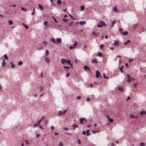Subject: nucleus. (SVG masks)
Listing matches in <instances>:
<instances>
[{
	"instance_id": "nucleus-64",
	"label": "nucleus",
	"mask_w": 146,
	"mask_h": 146,
	"mask_svg": "<svg viewBox=\"0 0 146 146\" xmlns=\"http://www.w3.org/2000/svg\"><path fill=\"white\" fill-rule=\"evenodd\" d=\"M119 31L120 32H121L122 31V29L121 28H119Z\"/></svg>"
},
{
	"instance_id": "nucleus-32",
	"label": "nucleus",
	"mask_w": 146,
	"mask_h": 146,
	"mask_svg": "<svg viewBox=\"0 0 146 146\" xmlns=\"http://www.w3.org/2000/svg\"><path fill=\"white\" fill-rule=\"evenodd\" d=\"M13 22L11 20L9 21V23L10 25H11L13 24Z\"/></svg>"
},
{
	"instance_id": "nucleus-13",
	"label": "nucleus",
	"mask_w": 146,
	"mask_h": 146,
	"mask_svg": "<svg viewBox=\"0 0 146 146\" xmlns=\"http://www.w3.org/2000/svg\"><path fill=\"white\" fill-rule=\"evenodd\" d=\"M56 40L58 43H60L61 42L62 40L60 38H58L56 39Z\"/></svg>"
},
{
	"instance_id": "nucleus-7",
	"label": "nucleus",
	"mask_w": 146,
	"mask_h": 146,
	"mask_svg": "<svg viewBox=\"0 0 146 146\" xmlns=\"http://www.w3.org/2000/svg\"><path fill=\"white\" fill-rule=\"evenodd\" d=\"M80 121L81 123L83 124V123L84 121L85 122L86 121V120L84 118H81L80 119Z\"/></svg>"
},
{
	"instance_id": "nucleus-56",
	"label": "nucleus",
	"mask_w": 146,
	"mask_h": 146,
	"mask_svg": "<svg viewBox=\"0 0 146 146\" xmlns=\"http://www.w3.org/2000/svg\"><path fill=\"white\" fill-rule=\"evenodd\" d=\"M77 98L78 100L80 99H81V97L80 96H78L77 97Z\"/></svg>"
},
{
	"instance_id": "nucleus-6",
	"label": "nucleus",
	"mask_w": 146,
	"mask_h": 146,
	"mask_svg": "<svg viewBox=\"0 0 146 146\" xmlns=\"http://www.w3.org/2000/svg\"><path fill=\"white\" fill-rule=\"evenodd\" d=\"M100 76V72L98 71H97L96 72V76L97 78H99Z\"/></svg>"
},
{
	"instance_id": "nucleus-59",
	"label": "nucleus",
	"mask_w": 146,
	"mask_h": 146,
	"mask_svg": "<svg viewBox=\"0 0 146 146\" xmlns=\"http://www.w3.org/2000/svg\"><path fill=\"white\" fill-rule=\"evenodd\" d=\"M68 21V20L67 19H63V21H64V22L65 23L66 22Z\"/></svg>"
},
{
	"instance_id": "nucleus-55",
	"label": "nucleus",
	"mask_w": 146,
	"mask_h": 146,
	"mask_svg": "<svg viewBox=\"0 0 146 146\" xmlns=\"http://www.w3.org/2000/svg\"><path fill=\"white\" fill-rule=\"evenodd\" d=\"M74 48V47H73V46H70V47H69V49H70V50H71V49H72Z\"/></svg>"
},
{
	"instance_id": "nucleus-35",
	"label": "nucleus",
	"mask_w": 146,
	"mask_h": 146,
	"mask_svg": "<svg viewBox=\"0 0 146 146\" xmlns=\"http://www.w3.org/2000/svg\"><path fill=\"white\" fill-rule=\"evenodd\" d=\"M131 42V41L130 40H128L127 41V42H125L124 43V44L125 45L127 44L128 43H130Z\"/></svg>"
},
{
	"instance_id": "nucleus-15",
	"label": "nucleus",
	"mask_w": 146,
	"mask_h": 146,
	"mask_svg": "<svg viewBox=\"0 0 146 146\" xmlns=\"http://www.w3.org/2000/svg\"><path fill=\"white\" fill-rule=\"evenodd\" d=\"M86 23V22L85 21H81L80 22L79 24H80V25H82L85 24Z\"/></svg>"
},
{
	"instance_id": "nucleus-2",
	"label": "nucleus",
	"mask_w": 146,
	"mask_h": 146,
	"mask_svg": "<svg viewBox=\"0 0 146 146\" xmlns=\"http://www.w3.org/2000/svg\"><path fill=\"white\" fill-rule=\"evenodd\" d=\"M44 25L45 26L43 28L44 29H46L48 27V24L47 21H45L44 23Z\"/></svg>"
},
{
	"instance_id": "nucleus-10",
	"label": "nucleus",
	"mask_w": 146,
	"mask_h": 146,
	"mask_svg": "<svg viewBox=\"0 0 146 146\" xmlns=\"http://www.w3.org/2000/svg\"><path fill=\"white\" fill-rule=\"evenodd\" d=\"M113 11L115 12H117L118 10L117 8L116 5H115V6L113 7Z\"/></svg>"
},
{
	"instance_id": "nucleus-28",
	"label": "nucleus",
	"mask_w": 146,
	"mask_h": 146,
	"mask_svg": "<svg viewBox=\"0 0 146 146\" xmlns=\"http://www.w3.org/2000/svg\"><path fill=\"white\" fill-rule=\"evenodd\" d=\"M4 57L6 60H8V57L7 55L6 54H5L4 55Z\"/></svg>"
},
{
	"instance_id": "nucleus-12",
	"label": "nucleus",
	"mask_w": 146,
	"mask_h": 146,
	"mask_svg": "<svg viewBox=\"0 0 146 146\" xmlns=\"http://www.w3.org/2000/svg\"><path fill=\"white\" fill-rule=\"evenodd\" d=\"M83 68L84 69V70L86 71H87V70H90V69L89 68V67L86 66H84L83 67Z\"/></svg>"
},
{
	"instance_id": "nucleus-26",
	"label": "nucleus",
	"mask_w": 146,
	"mask_h": 146,
	"mask_svg": "<svg viewBox=\"0 0 146 146\" xmlns=\"http://www.w3.org/2000/svg\"><path fill=\"white\" fill-rule=\"evenodd\" d=\"M90 130L89 129L87 130L86 132V135L87 136H89L90 135V133H89Z\"/></svg>"
},
{
	"instance_id": "nucleus-11",
	"label": "nucleus",
	"mask_w": 146,
	"mask_h": 146,
	"mask_svg": "<svg viewBox=\"0 0 146 146\" xmlns=\"http://www.w3.org/2000/svg\"><path fill=\"white\" fill-rule=\"evenodd\" d=\"M45 62L47 63V64H48L49 63V59L48 57H45Z\"/></svg>"
},
{
	"instance_id": "nucleus-39",
	"label": "nucleus",
	"mask_w": 146,
	"mask_h": 146,
	"mask_svg": "<svg viewBox=\"0 0 146 146\" xmlns=\"http://www.w3.org/2000/svg\"><path fill=\"white\" fill-rule=\"evenodd\" d=\"M70 74L69 72H67L66 74V77L67 78L69 76H70Z\"/></svg>"
},
{
	"instance_id": "nucleus-54",
	"label": "nucleus",
	"mask_w": 146,
	"mask_h": 146,
	"mask_svg": "<svg viewBox=\"0 0 146 146\" xmlns=\"http://www.w3.org/2000/svg\"><path fill=\"white\" fill-rule=\"evenodd\" d=\"M127 77L128 79L130 78V76L129 74H127Z\"/></svg>"
},
{
	"instance_id": "nucleus-58",
	"label": "nucleus",
	"mask_w": 146,
	"mask_h": 146,
	"mask_svg": "<svg viewBox=\"0 0 146 146\" xmlns=\"http://www.w3.org/2000/svg\"><path fill=\"white\" fill-rule=\"evenodd\" d=\"M2 87L1 84H0V90L2 91Z\"/></svg>"
},
{
	"instance_id": "nucleus-60",
	"label": "nucleus",
	"mask_w": 146,
	"mask_h": 146,
	"mask_svg": "<svg viewBox=\"0 0 146 146\" xmlns=\"http://www.w3.org/2000/svg\"><path fill=\"white\" fill-rule=\"evenodd\" d=\"M74 126L75 127L78 128V125H77L76 124Z\"/></svg>"
},
{
	"instance_id": "nucleus-8",
	"label": "nucleus",
	"mask_w": 146,
	"mask_h": 146,
	"mask_svg": "<svg viewBox=\"0 0 146 146\" xmlns=\"http://www.w3.org/2000/svg\"><path fill=\"white\" fill-rule=\"evenodd\" d=\"M108 120L111 123L113 122V119L110 118L109 116H107V117Z\"/></svg>"
},
{
	"instance_id": "nucleus-24",
	"label": "nucleus",
	"mask_w": 146,
	"mask_h": 146,
	"mask_svg": "<svg viewBox=\"0 0 146 146\" xmlns=\"http://www.w3.org/2000/svg\"><path fill=\"white\" fill-rule=\"evenodd\" d=\"M130 117L132 118H137L138 117V116H135L132 115H131Z\"/></svg>"
},
{
	"instance_id": "nucleus-52",
	"label": "nucleus",
	"mask_w": 146,
	"mask_h": 146,
	"mask_svg": "<svg viewBox=\"0 0 146 146\" xmlns=\"http://www.w3.org/2000/svg\"><path fill=\"white\" fill-rule=\"evenodd\" d=\"M49 52L48 50H46L45 52V53L46 55L48 54Z\"/></svg>"
},
{
	"instance_id": "nucleus-50",
	"label": "nucleus",
	"mask_w": 146,
	"mask_h": 146,
	"mask_svg": "<svg viewBox=\"0 0 146 146\" xmlns=\"http://www.w3.org/2000/svg\"><path fill=\"white\" fill-rule=\"evenodd\" d=\"M40 91H42L43 90V87L42 86H40Z\"/></svg>"
},
{
	"instance_id": "nucleus-21",
	"label": "nucleus",
	"mask_w": 146,
	"mask_h": 146,
	"mask_svg": "<svg viewBox=\"0 0 146 146\" xmlns=\"http://www.w3.org/2000/svg\"><path fill=\"white\" fill-rule=\"evenodd\" d=\"M80 9L81 11H83L85 9V7L84 5H82L80 7Z\"/></svg>"
},
{
	"instance_id": "nucleus-62",
	"label": "nucleus",
	"mask_w": 146,
	"mask_h": 146,
	"mask_svg": "<svg viewBox=\"0 0 146 146\" xmlns=\"http://www.w3.org/2000/svg\"><path fill=\"white\" fill-rule=\"evenodd\" d=\"M82 133L84 135H85L86 134V132L85 131H83Z\"/></svg>"
},
{
	"instance_id": "nucleus-33",
	"label": "nucleus",
	"mask_w": 146,
	"mask_h": 146,
	"mask_svg": "<svg viewBox=\"0 0 146 146\" xmlns=\"http://www.w3.org/2000/svg\"><path fill=\"white\" fill-rule=\"evenodd\" d=\"M23 64V62L22 61H19L18 63V65L20 66Z\"/></svg>"
},
{
	"instance_id": "nucleus-27",
	"label": "nucleus",
	"mask_w": 146,
	"mask_h": 146,
	"mask_svg": "<svg viewBox=\"0 0 146 146\" xmlns=\"http://www.w3.org/2000/svg\"><path fill=\"white\" fill-rule=\"evenodd\" d=\"M21 8L22 11H27V9L22 7H21Z\"/></svg>"
},
{
	"instance_id": "nucleus-18",
	"label": "nucleus",
	"mask_w": 146,
	"mask_h": 146,
	"mask_svg": "<svg viewBox=\"0 0 146 146\" xmlns=\"http://www.w3.org/2000/svg\"><path fill=\"white\" fill-rule=\"evenodd\" d=\"M38 6L39 8L41 10H43L44 9V8L42 5L38 4Z\"/></svg>"
},
{
	"instance_id": "nucleus-19",
	"label": "nucleus",
	"mask_w": 146,
	"mask_h": 146,
	"mask_svg": "<svg viewBox=\"0 0 146 146\" xmlns=\"http://www.w3.org/2000/svg\"><path fill=\"white\" fill-rule=\"evenodd\" d=\"M100 23L102 25H103L104 26H106V25L103 21H100Z\"/></svg>"
},
{
	"instance_id": "nucleus-63",
	"label": "nucleus",
	"mask_w": 146,
	"mask_h": 146,
	"mask_svg": "<svg viewBox=\"0 0 146 146\" xmlns=\"http://www.w3.org/2000/svg\"><path fill=\"white\" fill-rule=\"evenodd\" d=\"M92 133H93L94 134V133H96L98 132L97 131H92Z\"/></svg>"
},
{
	"instance_id": "nucleus-25",
	"label": "nucleus",
	"mask_w": 146,
	"mask_h": 146,
	"mask_svg": "<svg viewBox=\"0 0 146 146\" xmlns=\"http://www.w3.org/2000/svg\"><path fill=\"white\" fill-rule=\"evenodd\" d=\"M10 64H11V67L13 68H15V65L14 64H13V63L12 62H10Z\"/></svg>"
},
{
	"instance_id": "nucleus-9",
	"label": "nucleus",
	"mask_w": 146,
	"mask_h": 146,
	"mask_svg": "<svg viewBox=\"0 0 146 146\" xmlns=\"http://www.w3.org/2000/svg\"><path fill=\"white\" fill-rule=\"evenodd\" d=\"M6 63L5 62V60L4 59H3V62L2 63V65L3 67H4L6 64Z\"/></svg>"
},
{
	"instance_id": "nucleus-44",
	"label": "nucleus",
	"mask_w": 146,
	"mask_h": 146,
	"mask_svg": "<svg viewBox=\"0 0 146 146\" xmlns=\"http://www.w3.org/2000/svg\"><path fill=\"white\" fill-rule=\"evenodd\" d=\"M78 144H81V140L80 139H78Z\"/></svg>"
},
{
	"instance_id": "nucleus-23",
	"label": "nucleus",
	"mask_w": 146,
	"mask_h": 146,
	"mask_svg": "<svg viewBox=\"0 0 146 146\" xmlns=\"http://www.w3.org/2000/svg\"><path fill=\"white\" fill-rule=\"evenodd\" d=\"M119 43V41L118 40H116L115 41L114 43V46L117 45Z\"/></svg>"
},
{
	"instance_id": "nucleus-51",
	"label": "nucleus",
	"mask_w": 146,
	"mask_h": 146,
	"mask_svg": "<svg viewBox=\"0 0 146 146\" xmlns=\"http://www.w3.org/2000/svg\"><path fill=\"white\" fill-rule=\"evenodd\" d=\"M97 26L99 27H102V25L100 24H98L97 25Z\"/></svg>"
},
{
	"instance_id": "nucleus-29",
	"label": "nucleus",
	"mask_w": 146,
	"mask_h": 146,
	"mask_svg": "<svg viewBox=\"0 0 146 146\" xmlns=\"http://www.w3.org/2000/svg\"><path fill=\"white\" fill-rule=\"evenodd\" d=\"M123 67H124L123 66H122L119 68V70L121 73H123Z\"/></svg>"
},
{
	"instance_id": "nucleus-61",
	"label": "nucleus",
	"mask_w": 146,
	"mask_h": 146,
	"mask_svg": "<svg viewBox=\"0 0 146 146\" xmlns=\"http://www.w3.org/2000/svg\"><path fill=\"white\" fill-rule=\"evenodd\" d=\"M104 46V45H103V44H101V45H100V47L101 48H103Z\"/></svg>"
},
{
	"instance_id": "nucleus-31",
	"label": "nucleus",
	"mask_w": 146,
	"mask_h": 146,
	"mask_svg": "<svg viewBox=\"0 0 146 146\" xmlns=\"http://www.w3.org/2000/svg\"><path fill=\"white\" fill-rule=\"evenodd\" d=\"M51 41L54 44H55L56 42V41L55 39L54 38H52L51 39Z\"/></svg>"
},
{
	"instance_id": "nucleus-43",
	"label": "nucleus",
	"mask_w": 146,
	"mask_h": 146,
	"mask_svg": "<svg viewBox=\"0 0 146 146\" xmlns=\"http://www.w3.org/2000/svg\"><path fill=\"white\" fill-rule=\"evenodd\" d=\"M53 19L54 20V21L56 23H58V21L56 19L53 17H52Z\"/></svg>"
},
{
	"instance_id": "nucleus-16",
	"label": "nucleus",
	"mask_w": 146,
	"mask_h": 146,
	"mask_svg": "<svg viewBox=\"0 0 146 146\" xmlns=\"http://www.w3.org/2000/svg\"><path fill=\"white\" fill-rule=\"evenodd\" d=\"M97 62V60L96 58L92 60L91 61V62L92 63H96Z\"/></svg>"
},
{
	"instance_id": "nucleus-46",
	"label": "nucleus",
	"mask_w": 146,
	"mask_h": 146,
	"mask_svg": "<svg viewBox=\"0 0 146 146\" xmlns=\"http://www.w3.org/2000/svg\"><path fill=\"white\" fill-rule=\"evenodd\" d=\"M98 55L99 56L101 57L102 56V54L101 53H99Z\"/></svg>"
},
{
	"instance_id": "nucleus-49",
	"label": "nucleus",
	"mask_w": 146,
	"mask_h": 146,
	"mask_svg": "<svg viewBox=\"0 0 146 146\" xmlns=\"http://www.w3.org/2000/svg\"><path fill=\"white\" fill-rule=\"evenodd\" d=\"M131 79H130V78H129L128 79V80H127V82H128V83H130L131 82Z\"/></svg>"
},
{
	"instance_id": "nucleus-22",
	"label": "nucleus",
	"mask_w": 146,
	"mask_h": 146,
	"mask_svg": "<svg viewBox=\"0 0 146 146\" xmlns=\"http://www.w3.org/2000/svg\"><path fill=\"white\" fill-rule=\"evenodd\" d=\"M43 118H44L43 117H42L41 119L38 121L37 123H38L39 125H40V123L42 121L43 119Z\"/></svg>"
},
{
	"instance_id": "nucleus-30",
	"label": "nucleus",
	"mask_w": 146,
	"mask_h": 146,
	"mask_svg": "<svg viewBox=\"0 0 146 146\" xmlns=\"http://www.w3.org/2000/svg\"><path fill=\"white\" fill-rule=\"evenodd\" d=\"M57 3L58 5H59L60 4L62 3L61 1L60 0H58L57 1Z\"/></svg>"
},
{
	"instance_id": "nucleus-42",
	"label": "nucleus",
	"mask_w": 146,
	"mask_h": 146,
	"mask_svg": "<svg viewBox=\"0 0 146 146\" xmlns=\"http://www.w3.org/2000/svg\"><path fill=\"white\" fill-rule=\"evenodd\" d=\"M140 114H146V113L144 111H141L140 113Z\"/></svg>"
},
{
	"instance_id": "nucleus-38",
	"label": "nucleus",
	"mask_w": 146,
	"mask_h": 146,
	"mask_svg": "<svg viewBox=\"0 0 146 146\" xmlns=\"http://www.w3.org/2000/svg\"><path fill=\"white\" fill-rule=\"evenodd\" d=\"M38 125H39L38 124V123H35V124L34 125H33V127H36Z\"/></svg>"
},
{
	"instance_id": "nucleus-37",
	"label": "nucleus",
	"mask_w": 146,
	"mask_h": 146,
	"mask_svg": "<svg viewBox=\"0 0 146 146\" xmlns=\"http://www.w3.org/2000/svg\"><path fill=\"white\" fill-rule=\"evenodd\" d=\"M23 25L25 27L26 29H28V27L27 25H25V24L23 23Z\"/></svg>"
},
{
	"instance_id": "nucleus-1",
	"label": "nucleus",
	"mask_w": 146,
	"mask_h": 146,
	"mask_svg": "<svg viewBox=\"0 0 146 146\" xmlns=\"http://www.w3.org/2000/svg\"><path fill=\"white\" fill-rule=\"evenodd\" d=\"M67 111V110H65L63 111H59L58 113V116H62L64 115Z\"/></svg>"
},
{
	"instance_id": "nucleus-14",
	"label": "nucleus",
	"mask_w": 146,
	"mask_h": 146,
	"mask_svg": "<svg viewBox=\"0 0 146 146\" xmlns=\"http://www.w3.org/2000/svg\"><path fill=\"white\" fill-rule=\"evenodd\" d=\"M66 61H67V60H66L64 59V58H62V59H61V62H62V64H64V63H65V62L66 63Z\"/></svg>"
},
{
	"instance_id": "nucleus-48",
	"label": "nucleus",
	"mask_w": 146,
	"mask_h": 146,
	"mask_svg": "<svg viewBox=\"0 0 146 146\" xmlns=\"http://www.w3.org/2000/svg\"><path fill=\"white\" fill-rule=\"evenodd\" d=\"M63 129L64 130H68V128L67 127H64L63 128Z\"/></svg>"
},
{
	"instance_id": "nucleus-17",
	"label": "nucleus",
	"mask_w": 146,
	"mask_h": 146,
	"mask_svg": "<svg viewBox=\"0 0 146 146\" xmlns=\"http://www.w3.org/2000/svg\"><path fill=\"white\" fill-rule=\"evenodd\" d=\"M120 91L123 92V88L122 87H118L117 88Z\"/></svg>"
},
{
	"instance_id": "nucleus-36",
	"label": "nucleus",
	"mask_w": 146,
	"mask_h": 146,
	"mask_svg": "<svg viewBox=\"0 0 146 146\" xmlns=\"http://www.w3.org/2000/svg\"><path fill=\"white\" fill-rule=\"evenodd\" d=\"M63 67L64 69H70V67H67V66H63Z\"/></svg>"
},
{
	"instance_id": "nucleus-5",
	"label": "nucleus",
	"mask_w": 146,
	"mask_h": 146,
	"mask_svg": "<svg viewBox=\"0 0 146 146\" xmlns=\"http://www.w3.org/2000/svg\"><path fill=\"white\" fill-rule=\"evenodd\" d=\"M92 33V34L96 36H97L99 35L100 33L99 32L96 33L95 32L93 31Z\"/></svg>"
},
{
	"instance_id": "nucleus-20",
	"label": "nucleus",
	"mask_w": 146,
	"mask_h": 146,
	"mask_svg": "<svg viewBox=\"0 0 146 146\" xmlns=\"http://www.w3.org/2000/svg\"><path fill=\"white\" fill-rule=\"evenodd\" d=\"M121 34L124 35H127L128 34V32L127 31H124L122 32Z\"/></svg>"
},
{
	"instance_id": "nucleus-41",
	"label": "nucleus",
	"mask_w": 146,
	"mask_h": 146,
	"mask_svg": "<svg viewBox=\"0 0 146 146\" xmlns=\"http://www.w3.org/2000/svg\"><path fill=\"white\" fill-rule=\"evenodd\" d=\"M77 45V41H75V43L73 44V46L74 47L76 46V45Z\"/></svg>"
},
{
	"instance_id": "nucleus-4",
	"label": "nucleus",
	"mask_w": 146,
	"mask_h": 146,
	"mask_svg": "<svg viewBox=\"0 0 146 146\" xmlns=\"http://www.w3.org/2000/svg\"><path fill=\"white\" fill-rule=\"evenodd\" d=\"M137 85L136 84L134 83L133 84V92H135V90L137 88Z\"/></svg>"
},
{
	"instance_id": "nucleus-45",
	"label": "nucleus",
	"mask_w": 146,
	"mask_h": 146,
	"mask_svg": "<svg viewBox=\"0 0 146 146\" xmlns=\"http://www.w3.org/2000/svg\"><path fill=\"white\" fill-rule=\"evenodd\" d=\"M24 141L25 142V143L27 145H29V143L28 142V141L24 140Z\"/></svg>"
},
{
	"instance_id": "nucleus-3",
	"label": "nucleus",
	"mask_w": 146,
	"mask_h": 146,
	"mask_svg": "<svg viewBox=\"0 0 146 146\" xmlns=\"http://www.w3.org/2000/svg\"><path fill=\"white\" fill-rule=\"evenodd\" d=\"M66 63H68L69 65H70L71 67L72 68H73L72 64L71 63V61L70 60H67Z\"/></svg>"
},
{
	"instance_id": "nucleus-57",
	"label": "nucleus",
	"mask_w": 146,
	"mask_h": 146,
	"mask_svg": "<svg viewBox=\"0 0 146 146\" xmlns=\"http://www.w3.org/2000/svg\"><path fill=\"white\" fill-rule=\"evenodd\" d=\"M73 23L72 22H70L69 23V25L70 26V25H73Z\"/></svg>"
},
{
	"instance_id": "nucleus-40",
	"label": "nucleus",
	"mask_w": 146,
	"mask_h": 146,
	"mask_svg": "<svg viewBox=\"0 0 146 146\" xmlns=\"http://www.w3.org/2000/svg\"><path fill=\"white\" fill-rule=\"evenodd\" d=\"M70 17V18L71 19H76L74 18H73L72 15H70L69 13H68Z\"/></svg>"
},
{
	"instance_id": "nucleus-53",
	"label": "nucleus",
	"mask_w": 146,
	"mask_h": 146,
	"mask_svg": "<svg viewBox=\"0 0 146 146\" xmlns=\"http://www.w3.org/2000/svg\"><path fill=\"white\" fill-rule=\"evenodd\" d=\"M59 146H63L62 143L61 142H60Z\"/></svg>"
},
{
	"instance_id": "nucleus-47",
	"label": "nucleus",
	"mask_w": 146,
	"mask_h": 146,
	"mask_svg": "<svg viewBox=\"0 0 146 146\" xmlns=\"http://www.w3.org/2000/svg\"><path fill=\"white\" fill-rule=\"evenodd\" d=\"M145 144L144 143H141L140 144V146H145Z\"/></svg>"
},
{
	"instance_id": "nucleus-34",
	"label": "nucleus",
	"mask_w": 146,
	"mask_h": 146,
	"mask_svg": "<svg viewBox=\"0 0 146 146\" xmlns=\"http://www.w3.org/2000/svg\"><path fill=\"white\" fill-rule=\"evenodd\" d=\"M103 76L104 78H105V79H108L109 78L108 77L106 76L105 74L104 73L103 74Z\"/></svg>"
}]
</instances>
